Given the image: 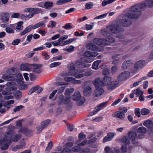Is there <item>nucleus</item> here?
Here are the masks:
<instances>
[{"label": "nucleus", "instance_id": "5701e85b", "mask_svg": "<svg viewBox=\"0 0 153 153\" xmlns=\"http://www.w3.org/2000/svg\"><path fill=\"white\" fill-rule=\"evenodd\" d=\"M145 62L144 60H140L137 62L134 65V68L136 70L143 68L145 65Z\"/></svg>", "mask_w": 153, "mask_h": 153}, {"label": "nucleus", "instance_id": "603ef678", "mask_svg": "<svg viewBox=\"0 0 153 153\" xmlns=\"http://www.w3.org/2000/svg\"><path fill=\"white\" fill-rule=\"evenodd\" d=\"M38 87H39L38 85H36L30 89V90L28 92V94L30 95L32 93L36 91L37 90Z\"/></svg>", "mask_w": 153, "mask_h": 153}, {"label": "nucleus", "instance_id": "37998d69", "mask_svg": "<svg viewBox=\"0 0 153 153\" xmlns=\"http://www.w3.org/2000/svg\"><path fill=\"white\" fill-rule=\"evenodd\" d=\"M140 113L143 115H146L149 113V111L147 108H143L141 109Z\"/></svg>", "mask_w": 153, "mask_h": 153}, {"label": "nucleus", "instance_id": "1a4fd4ad", "mask_svg": "<svg viewBox=\"0 0 153 153\" xmlns=\"http://www.w3.org/2000/svg\"><path fill=\"white\" fill-rule=\"evenodd\" d=\"M129 138L132 140V143L133 144H135L137 142L135 141V139L137 138L141 139L144 137V135L142 134H137L136 132L130 131L128 134Z\"/></svg>", "mask_w": 153, "mask_h": 153}, {"label": "nucleus", "instance_id": "a878e982", "mask_svg": "<svg viewBox=\"0 0 153 153\" xmlns=\"http://www.w3.org/2000/svg\"><path fill=\"white\" fill-rule=\"evenodd\" d=\"M1 17V20L3 22H7L10 17L9 13H2Z\"/></svg>", "mask_w": 153, "mask_h": 153}, {"label": "nucleus", "instance_id": "f03ea898", "mask_svg": "<svg viewBox=\"0 0 153 153\" xmlns=\"http://www.w3.org/2000/svg\"><path fill=\"white\" fill-rule=\"evenodd\" d=\"M134 6L131 7L130 11L132 13H129L125 14L122 17V19L117 21V23L119 24L120 26L128 27L131 24V19H137L140 16V13L137 10H135V12L132 11L133 7Z\"/></svg>", "mask_w": 153, "mask_h": 153}, {"label": "nucleus", "instance_id": "c03bdc74", "mask_svg": "<svg viewBox=\"0 0 153 153\" xmlns=\"http://www.w3.org/2000/svg\"><path fill=\"white\" fill-rule=\"evenodd\" d=\"M51 122L50 120L48 119L45 120L42 122L41 125L45 128Z\"/></svg>", "mask_w": 153, "mask_h": 153}, {"label": "nucleus", "instance_id": "774afa93", "mask_svg": "<svg viewBox=\"0 0 153 153\" xmlns=\"http://www.w3.org/2000/svg\"><path fill=\"white\" fill-rule=\"evenodd\" d=\"M105 153H112V151L110 150V148L109 146H106L105 148Z\"/></svg>", "mask_w": 153, "mask_h": 153}, {"label": "nucleus", "instance_id": "6ab92c4d", "mask_svg": "<svg viewBox=\"0 0 153 153\" xmlns=\"http://www.w3.org/2000/svg\"><path fill=\"white\" fill-rule=\"evenodd\" d=\"M10 133L12 135L11 137V140L12 142V141H13L14 142H17L22 137V135L21 134H18L14 135L13 137V138L12 137L13 136V131H9V132H7L5 134H8Z\"/></svg>", "mask_w": 153, "mask_h": 153}, {"label": "nucleus", "instance_id": "680f3d73", "mask_svg": "<svg viewBox=\"0 0 153 153\" xmlns=\"http://www.w3.org/2000/svg\"><path fill=\"white\" fill-rule=\"evenodd\" d=\"M75 72L74 71H73L72 70L70 69L68 71V73L67 74V75L68 76H74L75 74Z\"/></svg>", "mask_w": 153, "mask_h": 153}, {"label": "nucleus", "instance_id": "4c0bfd02", "mask_svg": "<svg viewBox=\"0 0 153 153\" xmlns=\"http://www.w3.org/2000/svg\"><path fill=\"white\" fill-rule=\"evenodd\" d=\"M95 151H90L88 148L81 149L80 152V153H95Z\"/></svg>", "mask_w": 153, "mask_h": 153}, {"label": "nucleus", "instance_id": "b1692460", "mask_svg": "<svg viewBox=\"0 0 153 153\" xmlns=\"http://www.w3.org/2000/svg\"><path fill=\"white\" fill-rule=\"evenodd\" d=\"M32 64H22L20 66V69L22 71H31Z\"/></svg>", "mask_w": 153, "mask_h": 153}, {"label": "nucleus", "instance_id": "7ed1b4c3", "mask_svg": "<svg viewBox=\"0 0 153 153\" xmlns=\"http://www.w3.org/2000/svg\"><path fill=\"white\" fill-rule=\"evenodd\" d=\"M7 87L6 88V91H3L2 92L3 95H5L4 97L5 100L12 99L13 96L11 95V93L8 92V91H11L17 89V85L16 83L14 82H10L7 83Z\"/></svg>", "mask_w": 153, "mask_h": 153}, {"label": "nucleus", "instance_id": "c85d7f7f", "mask_svg": "<svg viewBox=\"0 0 153 153\" xmlns=\"http://www.w3.org/2000/svg\"><path fill=\"white\" fill-rule=\"evenodd\" d=\"M97 54V53L90 51H87L84 53V56L87 57H94L96 56Z\"/></svg>", "mask_w": 153, "mask_h": 153}, {"label": "nucleus", "instance_id": "e433bc0d", "mask_svg": "<svg viewBox=\"0 0 153 153\" xmlns=\"http://www.w3.org/2000/svg\"><path fill=\"white\" fill-rule=\"evenodd\" d=\"M2 78L3 79L7 81L12 80L14 79L13 76L10 75H7L6 74L2 75Z\"/></svg>", "mask_w": 153, "mask_h": 153}, {"label": "nucleus", "instance_id": "f8f14e48", "mask_svg": "<svg viewBox=\"0 0 153 153\" xmlns=\"http://www.w3.org/2000/svg\"><path fill=\"white\" fill-rule=\"evenodd\" d=\"M108 102V101H107L105 102H103L100 104L99 105L96 107L95 108V109L93 111H92L90 112L88 114V116H92L96 114L98 111L100 110L101 108H102L105 105L107 104Z\"/></svg>", "mask_w": 153, "mask_h": 153}, {"label": "nucleus", "instance_id": "9b49d317", "mask_svg": "<svg viewBox=\"0 0 153 153\" xmlns=\"http://www.w3.org/2000/svg\"><path fill=\"white\" fill-rule=\"evenodd\" d=\"M130 75V73L128 71H125L120 73L118 76L117 79L119 81H125L128 78Z\"/></svg>", "mask_w": 153, "mask_h": 153}, {"label": "nucleus", "instance_id": "79ce46f5", "mask_svg": "<svg viewBox=\"0 0 153 153\" xmlns=\"http://www.w3.org/2000/svg\"><path fill=\"white\" fill-rule=\"evenodd\" d=\"M81 150V147L79 146L78 145V144L77 146H74L72 148V151L75 152H80Z\"/></svg>", "mask_w": 153, "mask_h": 153}, {"label": "nucleus", "instance_id": "f3484780", "mask_svg": "<svg viewBox=\"0 0 153 153\" xmlns=\"http://www.w3.org/2000/svg\"><path fill=\"white\" fill-rule=\"evenodd\" d=\"M41 67V65L32 64L31 70L33 69V71L35 73L40 74L42 72V70L40 68Z\"/></svg>", "mask_w": 153, "mask_h": 153}, {"label": "nucleus", "instance_id": "a19ab883", "mask_svg": "<svg viewBox=\"0 0 153 153\" xmlns=\"http://www.w3.org/2000/svg\"><path fill=\"white\" fill-rule=\"evenodd\" d=\"M24 106L20 105L15 106L13 109V111L15 112L20 111L22 109L24 108Z\"/></svg>", "mask_w": 153, "mask_h": 153}, {"label": "nucleus", "instance_id": "5fc2aeb1", "mask_svg": "<svg viewBox=\"0 0 153 153\" xmlns=\"http://www.w3.org/2000/svg\"><path fill=\"white\" fill-rule=\"evenodd\" d=\"M53 146V143L52 141H50L48 143L47 146V147L45 151H48L49 150L51 149L52 147Z\"/></svg>", "mask_w": 153, "mask_h": 153}, {"label": "nucleus", "instance_id": "0eeeda50", "mask_svg": "<svg viewBox=\"0 0 153 153\" xmlns=\"http://www.w3.org/2000/svg\"><path fill=\"white\" fill-rule=\"evenodd\" d=\"M120 26V25L117 23V21L116 24L111 25L107 26V30H109L111 33L116 34L119 33L121 31Z\"/></svg>", "mask_w": 153, "mask_h": 153}, {"label": "nucleus", "instance_id": "473e14b6", "mask_svg": "<svg viewBox=\"0 0 153 153\" xmlns=\"http://www.w3.org/2000/svg\"><path fill=\"white\" fill-rule=\"evenodd\" d=\"M53 3L51 1H47L44 4V7L47 9H50L53 6Z\"/></svg>", "mask_w": 153, "mask_h": 153}, {"label": "nucleus", "instance_id": "bb28decb", "mask_svg": "<svg viewBox=\"0 0 153 153\" xmlns=\"http://www.w3.org/2000/svg\"><path fill=\"white\" fill-rule=\"evenodd\" d=\"M32 29H33V25H30L27 27L22 32L20 33V35L21 36L24 35L27 33L30 32Z\"/></svg>", "mask_w": 153, "mask_h": 153}, {"label": "nucleus", "instance_id": "dca6fc26", "mask_svg": "<svg viewBox=\"0 0 153 153\" xmlns=\"http://www.w3.org/2000/svg\"><path fill=\"white\" fill-rule=\"evenodd\" d=\"M18 132L22 133H25V135L27 137H30L32 135L33 132L32 130L28 128H24L19 130Z\"/></svg>", "mask_w": 153, "mask_h": 153}, {"label": "nucleus", "instance_id": "39448f33", "mask_svg": "<svg viewBox=\"0 0 153 153\" xmlns=\"http://www.w3.org/2000/svg\"><path fill=\"white\" fill-rule=\"evenodd\" d=\"M11 136L10 133L5 134L4 139L0 142V146H1V148L2 149L5 150L8 148L9 145L12 143Z\"/></svg>", "mask_w": 153, "mask_h": 153}, {"label": "nucleus", "instance_id": "4d7b16f0", "mask_svg": "<svg viewBox=\"0 0 153 153\" xmlns=\"http://www.w3.org/2000/svg\"><path fill=\"white\" fill-rule=\"evenodd\" d=\"M55 84L56 85H68V84L64 82L57 81L56 82Z\"/></svg>", "mask_w": 153, "mask_h": 153}, {"label": "nucleus", "instance_id": "6e6552de", "mask_svg": "<svg viewBox=\"0 0 153 153\" xmlns=\"http://www.w3.org/2000/svg\"><path fill=\"white\" fill-rule=\"evenodd\" d=\"M72 99L75 101H78L77 105H80L84 103L85 101V98L84 97H81L80 93L79 91L75 92L72 97Z\"/></svg>", "mask_w": 153, "mask_h": 153}, {"label": "nucleus", "instance_id": "13d9d810", "mask_svg": "<svg viewBox=\"0 0 153 153\" xmlns=\"http://www.w3.org/2000/svg\"><path fill=\"white\" fill-rule=\"evenodd\" d=\"M6 31L8 33H13L14 32L11 28L9 27H7L5 29Z\"/></svg>", "mask_w": 153, "mask_h": 153}, {"label": "nucleus", "instance_id": "cd10ccee", "mask_svg": "<svg viewBox=\"0 0 153 153\" xmlns=\"http://www.w3.org/2000/svg\"><path fill=\"white\" fill-rule=\"evenodd\" d=\"M23 22L22 21H20L16 24L17 26H16L15 29L17 32H20L23 29V26H22Z\"/></svg>", "mask_w": 153, "mask_h": 153}, {"label": "nucleus", "instance_id": "3c124183", "mask_svg": "<svg viewBox=\"0 0 153 153\" xmlns=\"http://www.w3.org/2000/svg\"><path fill=\"white\" fill-rule=\"evenodd\" d=\"M14 94L15 97L16 99H18L22 97V94L21 92L19 90L16 91Z\"/></svg>", "mask_w": 153, "mask_h": 153}, {"label": "nucleus", "instance_id": "49530a36", "mask_svg": "<svg viewBox=\"0 0 153 153\" xmlns=\"http://www.w3.org/2000/svg\"><path fill=\"white\" fill-rule=\"evenodd\" d=\"M42 12L41 9L38 8H33V13L32 14H33V15L35 14H38Z\"/></svg>", "mask_w": 153, "mask_h": 153}, {"label": "nucleus", "instance_id": "a18cd8bd", "mask_svg": "<svg viewBox=\"0 0 153 153\" xmlns=\"http://www.w3.org/2000/svg\"><path fill=\"white\" fill-rule=\"evenodd\" d=\"M74 91V89L72 88H67L65 90V94L67 95H69L71 93L73 92Z\"/></svg>", "mask_w": 153, "mask_h": 153}, {"label": "nucleus", "instance_id": "423d86ee", "mask_svg": "<svg viewBox=\"0 0 153 153\" xmlns=\"http://www.w3.org/2000/svg\"><path fill=\"white\" fill-rule=\"evenodd\" d=\"M115 41V39L113 38L108 37L107 39L96 38L94 39L93 42L99 45L104 46L108 45L109 42L113 43Z\"/></svg>", "mask_w": 153, "mask_h": 153}, {"label": "nucleus", "instance_id": "f257e3e1", "mask_svg": "<svg viewBox=\"0 0 153 153\" xmlns=\"http://www.w3.org/2000/svg\"><path fill=\"white\" fill-rule=\"evenodd\" d=\"M95 88H102L105 85L107 86V89L109 90L114 89L118 84L116 81H112L111 77L105 76L103 78L99 77L95 79L92 82Z\"/></svg>", "mask_w": 153, "mask_h": 153}, {"label": "nucleus", "instance_id": "2f4dec72", "mask_svg": "<svg viewBox=\"0 0 153 153\" xmlns=\"http://www.w3.org/2000/svg\"><path fill=\"white\" fill-rule=\"evenodd\" d=\"M101 62V60H99L95 61L93 63L92 68L95 70H97L98 69V66L100 63Z\"/></svg>", "mask_w": 153, "mask_h": 153}, {"label": "nucleus", "instance_id": "2eb2a0df", "mask_svg": "<svg viewBox=\"0 0 153 153\" xmlns=\"http://www.w3.org/2000/svg\"><path fill=\"white\" fill-rule=\"evenodd\" d=\"M70 97H68L66 98H64L63 95H61L59 97L57 103L59 105H61L62 103L67 104L70 100Z\"/></svg>", "mask_w": 153, "mask_h": 153}, {"label": "nucleus", "instance_id": "69168bd1", "mask_svg": "<svg viewBox=\"0 0 153 153\" xmlns=\"http://www.w3.org/2000/svg\"><path fill=\"white\" fill-rule=\"evenodd\" d=\"M20 40L19 39H16L13 41L12 44L13 45H17L20 42Z\"/></svg>", "mask_w": 153, "mask_h": 153}, {"label": "nucleus", "instance_id": "8fccbe9b", "mask_svg": "<svg viewBox=\"0 0 153 153\" xmlns=\"http://www.w3.org/2000/svg\"><path fill=\"white\" fill-rule=\"evenodd\" d=\"M107 15V13H104L101 15L97 16L95 17L94 18V19H102L103 18L105 17Z\"/></svg>", "mask_w": 153, "mask_h": 153}, {"label": "nucleus", "instance_id": "4468645a", "mask_svg": "<svg viewBox=\"0 0 153 153\" xmlns=\"http://www.w3.org/2000/svg\"><path fill=\"white\" fill-rule=\"evenodd\" d=\"M93 93V95L95 97H99L102 95L104 93L105 91L102 88H95Z\"/></svg>", "mask_w": 153, "mask_h": 153}, {"label": "nucleus", "instance_id": "ea45409f", "mask_svg": "<svg viewBox=\"0 0 153 153\" xmlns=\"http://www.w3.org/2000/svg\"><path fill=\"white\" fill-rule=\"evenodd\" d=\"M94 5V4L91 2L87 3L85 4V8L86 9H89L93 8Z\"/></svg>", "mask_w": 153, "mask_h": 153}, {"label": "nucleus", "instance_id": "c9c22d12", "mask_svg": "<svg viewBox=\"0 0 153 153\" xmlns=\"http://www.w3.org/2000/svg\"><path fill=\"white\" fill-rule=\"evenodd\" d=\"M137 132L141 133V134H145L146 131V128L144 127H140L137 129Z\"/></svg>", "mask_w": 153, "mask_h": 153}, {"label": "nucleus", "instance_id": "ddd939ff", "mask_svg": "<svg viewBox=\"0 0 153 153\" xmlns=\"http://www.w3.org/2000/svg\"><path fill=\"white\" fill-rule=\"evenodd\" d=\"M143 124L149 129L150 133H153V122L152 120H146L144 122Z\"/></svg>", "mask_w": 153, "mask_h": 153}, {"label": "nucleus", "instance_id": "338daca9", "mask_svg": "<svg viewBox=\"0 0 153 153\" xmlns=\"http://www.w3.org/2000/svg\"><path fill=\"white\" fill-rule=\"evenodd\" d=\"M62 28L64 29H70L72 28V27L71 26V23H68L65 26H62Z\"/></svg>", "mask_w": 153, "mask_h": 153}, {"label": "nucleus", "instance_id": "a211bd4d", "mask_svg": "<svg viewBox=\"0 0 153 153\" xmlns=\"http://www.w3.org/2000/svg\"><path fill=\"white\" fill-rule=\"evenodd\" d=\"M133 63L131 60H126L122 64L121 68L123 70H126L129 68Z\"/></svg>", "mask_w": 153, "mask_h": 153}, {"label": "nucleus", "instance_id": "09e8293b", "mask_svg": "<svg viewBox=\"0 0 153 153\" xmlns=\"http://www.w3.org/2000/svg\"><path fill=\"white\" fill-rule=\"evenodd\" d=\"M74 76L76 78H82L84 77V74H79L77 73V72H76L75 74L74 75Z\"/></svg>", "mask_w": 153, "mask_h": 153}, {"label": "nucleus", "instance_id": "412c9836", "mask_svg": "<svg viewBox=\"0 0 153 153\" xmlns=\"http://www.w3.org/2000/svg\"><path fill=\"white\" fill-rule=\"evenodd\" d=\"M115 135V133H108L107 134L106 136L105 137L103 138V142L105 143L111 141L112 140Z\"/></svg>", "mask_w": 153, "mask_h": 153}, {"label": "nucleus", "instance_id": "e2e57ef3", "mask_svg": "<svg viewBox=\"0 0 153 153\" xmlns=\"http://www.w3.org/2000/svg\"><path fill=\"white\" fill-rule=\"evenodd\" d=\"M57 90H55L52 92L49 96V99H52L53 97L55 95L57 92Z\"/></svg>", "mask_w": 153, "mask_h": 153}, {"label": "nucleus", "instance_id": "052dcab7", "mask_svg": "<svg viewBox=\"0 0 153 153\" xmlns=\"http://www.w3.org/2000/svg\"><path fill=\"white\" fill-rule=\"evenodd\" d=\"M118 70V68L117 66H113L111 69V72L112 74H114L117 72Z\"/></svg>", "mask_w": 153, "mask_h": 153}, {"label": "nucleus", "instance_id": "20e7f679", "mask_svg": "<svg viewBox=\"0 0 153 153\" xmlns=\"http://www.w3.org/2000/svg\"><path fill=\"white\" fill-rule=\"evenodd\" d=\"M132 11L135 12V10H137L140 13V16L142 14V11L144 10L146 7H153V0H147L144 3L138 4L133 6Z\"/></svg>", "mask_w": 153, "mask_h": 153}, {"label": "nucleus", "instance_id": "0e129e2a", "mask_svg": "<svg viewBox=\"0 0 153 153\" xmlns=\"http://www.w3.org/2000/svg\"><path fill=\"white\" fill-rule=\"evenodd\" d=\"M71 151L70 149L68 147L64 149L61 152V153H69Z\"/></svg>", "mask_w": 153, "mask_h": 153}, {"label": "nucleus", "instance_id": "6e6d98bb", "mask_svg": "<svg viewBox=\"0 0 153 153\" xmlns=\"http://www.w3.org/2000/svg\"><path fill=\"white\" fill-rule=\"evenodd\" d=\"M74 78L72 77H69L68 76H65L64 77V80L68 82H71L72 83V81L73 80Z\"/></svg>", "mask_w": 153, "mask_h": 153}, {"label": "nucleus", "instance_id": "9d476101", "mask_svg": "<svg viewBox=\"0 0 153 153\" xmlns=\"http://www.w3.org/2000/svg\"><path fill=\"white\" fill-rule=\"evenodd\" d=\"M89 81H87L85 82L82 85V87L84 89L83 94L85 96H88L91 93L92 89L91 87L88 84L89 83Z\"/></svg>", "mask_w": 153, "mask_h": 153}, {"label": "nucleus", "instance_id": "c756f323", "mask_svg": "<svg viewBox=\"0 0 153 153\" xmlns=\"http://www.w3.org/2000/svg\"><path fill=\"white\" fill-rule=\"evenodd\" d=\"M46 21H44L40 22L33 25V29L39 27H44L45 26Z\"/></svg>", "mask_w": 153, "mask_h": 153}, {"label": "nucleus", "instance_id": "de8ad7c7", "mask_svg": "<svg viewBox=\"0 0 153 153\" xmlns=\"http://www.w3.org/2000/svg\"><path fill=\"white\" fill-rule=\"evenodd\" d=\"M119 111H120L121 113H122L123 114H124L127 112L128 109L124 107H119Z\"/></svg>", "mask_w": 153, "mask_h": 153}, {"label": "nucleus", "instance_id": "bf43d9fd", "mask_svg": "<svg viewBox=\"0 0 153 153\" xmlns=\"http://www.w3.org/2000/svg\"><path fill=\"white\" fill-rule=\"evenodd\" d=\"M61 63L59 62H54L52 63L50 65V67L51 68H53L58 66L61 64Z\"/></svg>", "mask_w": 153, "mask_h": 153}, {"label": "nucleus", "instance_id": "4be33fe9", "mask_svg": "<svg viewBox=\"0 0 153 153\" xmlns=\"http://www.w3.org/2000/svg\"><path fill=\"white\" fill-rule=\"evenodd\" d=\"M112 116L114 117L118 118L121 120H123L125 117V115L119 111H117L112 114Z\"/></svg>", "mask_w": 153, "mask_h": 153}, {"label": "nucleus", "instance_id": "58836bf2", "mask_svg": "<svg viewBox=\"0 0 153 153\" xmlns=\"http://www.w3.org/2000/svg\"><path fill=\"white\" fill-rule=\"evenodd\" d=\"M72 0H58L56 3L57 5H61L72 1Z\"/></svg>", "mask_w": 153, "mask_h": 153}, {"label": "nucleus", "instance_id": "aec40b11", "mask_svg": "<svg viewBox=\"0 0 153 153\" xmlns=\"http://www.w3.org/2000/svg\"><path fill=\"white\" fill-rule=\"evenodd\" d=\"M75 65L77 68H88L90 66L89 64H85L79 61H77L75 63Z\"/></svg>", "mask_w": 153, "mask_h": 153}, {"label": "nucleus", "instance_id": "72a5a7b5", "mask_svg": "<svg viewBox=\"0 0 153 153\" xmlns=\"http://www.w3.org/2000/svg\"><path fill=\"white\" fill-rule=\"evenodd\" d=\"M128 136H125L123 137L122 139V142L126 145H128L130 143L129 139Z\"/></svg>", "mask_w": 153, "mask_h": 153}, {"label": "nucleus", "instance_id": "393cba45", "mask_svg": "<svg viewBox=\"0 0 153 153\" xmlns=\"http://www.w3.org/2000/svg\"><path fill=\"white\" fill-rule=\"evenodd\" d=\"M86 47L88 49L92 51H98L99 50L98 47L92 43L88 44Z\"/></svg>", "mask_w": 153, "mask_h": 153}, {"label": "nucleus", "instance_id": "864d4df0", "mask_svg": "<svg viewBox=\"0 0 153 153\" xmlns=\"http://www.w3.org/2000/svg\"><path fill=\"white\" fill-rule=\"evenodd\" d=\"M86 137L85 135L83 133H80L79 135V138L80 141H82L83 139L85 138Z\"/></svg>", "mask_w": 153, "mask_h": 153}, {"label": "nucleus", "instance_id": "f704fd0d", "mask_svg": "<svg viewBox=\"0 0 153 153\" xmlns=\"http://www.w3.org/2000/svg\"><path fill=\"white\" fill-rule=\"evenodd\" d=\"M132 92H134L137 97L142 95L143 94V92L140 90L139 88H138L136 90L132 91Z\"/></svg>", "mask_w": 153, "mask_h": 153}, {"label": "nucleus", "instance_id": "7c9ffc66", "mask_svg": "<svg viewBox=\"0 0 153 153\" xmlns=\"http://www.w3.org/2000/svg\"><path fill=\"white\" fill-rule=\"evenodd\" d=\"M110 32L109 31V30H107V27L106 28V29L102 30L101 31V33L103 35L105 36H107V38L105 39H107V38L108 37L110 38H112L110 36Z\"/></svg>", "mask_w": 153, "mask_h": 153}]
</instances>
